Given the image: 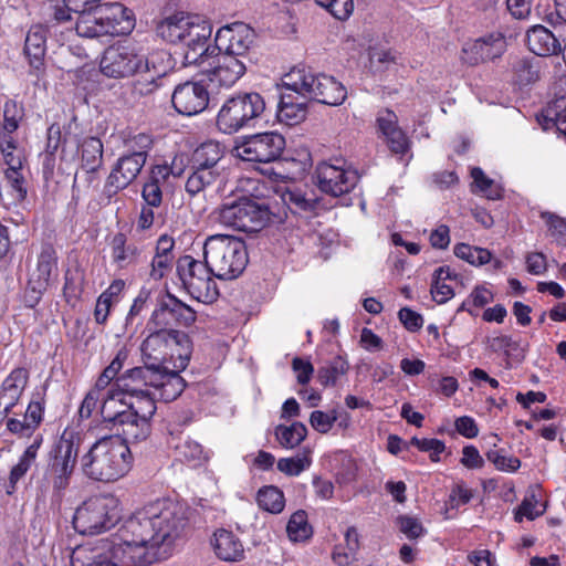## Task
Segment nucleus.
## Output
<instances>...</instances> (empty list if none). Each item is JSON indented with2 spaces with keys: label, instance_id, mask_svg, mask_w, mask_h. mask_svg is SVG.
<instances>
[{
  "label": "nucleus",
  "instance_id": "obj_51",
  "mask_svg": "<svg viewBox=\"0 0 566 566\" xmlns=\"http://www.w3.org/2000/svg\"><path fill=\"white\" fill-rule=\"evenodd\" d=\"M22 118V109L17 104V102L9 99L4 103L3 106V124L2 130L3 135L12 134L19 127V123Z\"/></svg>",
  "mask_w": 566,
  "mask_h": 566
},
{
  "label": "nucleus",
  "instance_id": "obj_31",
  "mask_svg": "<svg viewBox=\"0 0 566 566\" xmlns=\"http://www.w3.org/2000/svg\"><path fill=\"white\" fill-rule=\"evenodd\" d=\"M111 255L113 262L120 269L135 263L139 256V249L135 243H128L124 233H116L111 241Z\"/></svg>",
  "mask_w": 566,
  "mask_h": 566
},
{
  "label": "nucleus",
  "instance_id": "obj_19",
  "mask_svg": "<svg viewBox=\"0 0 566 566\" xmlns=\"http://www.w3.org/2000/svg\"><path fill=\"white\" fill-rule=\"evenodd\" d=\"M506 50V41L502 33L493 32L465 43L462 48L461 60L469 65L500 57Z\"/></svg>",
  "mask_w": 566,
  "mask_h": 566
},
{
  "label": "nucleus",
  "instance_id": "obj_26",
  "mask_svg": "<svg viewBox=\"0 0 566 566\" xmlns=\"http://www.w3.org/2000/svg\"><path fill=\"white\" fill-rule=\"evenodd\" d=\"M224 155L220 143L208 140L198 146L191 156V168H200L209 171H221L220 161Z\"/></svg>",
  "mask_w": 566,
  "mask_h": 566
},
{
  "label": "nucleus",
  "instance_id": "obj_61",
  "mask_svg": "<svg viewBox=\"0 0 566 566\" xmlns=\"http://www.w3.org/2000/svg\"><path fill=\"white\" fill-rule=\"evenodd\" d=\"M537 505V499L535 494H531L530 496H526L522 503L520 504L516 513H515V521L522 522L523 516L527 517L528 520H534L538 515H541L543 512H536L535 507Z\"/></svg>",
  "mask_w": 566,
  "mask_h": 566
},
{
  "label": "nucleus",
  "instance_id": "obj_40",
  "mask_svg": "<svg viewBox=\"0 0 566 566\" xmlns=\"http://www.w3.org/2000/svg\"><path fill=\"white\" fill-rule=\"evenodd\" d=\"M153 138L150 135L145 133H139L133 136H129L124 139V147L126 156L137 158L139 157L144 163H146L148 153L153 148Z\"/></svg>",
  "mask_w": 566,
  "mask_h": 566
},
{
  "label": "nucleus",
  "instance_id": "obj_39",
  "mask_svg": "<svg viewBox=\"0 0 566 566\" xmlns=\"http://www.w3.org/2000/svg\"><path fill=\"white\" fill-rule=\"evenodd\" d=\"M307 434V429L302 422H294L291 426H277L275 436L280 444L284 448H295L298 446Z\"/></svg>",
  "mask_w": 566,
  "mask_h": 566
},
{
  "label": "nucleus",
  "instance_id": "obj_63",
  "mask_svg": "<svg viewBox=\"0 0 566 566\" xmlns=\"http://www.w3.org/2000/svg\"><path fill=\"white\" fill-rule=\"evenodd\" d=\"M52 470L54 474L52 479L53 490L57 493H61L69 486L70 476L73 470L54 463L52 465Z\"/></svg>",
  "mask_w": 566,
  "mask_h": 566
},
{
  "label": "nucleus",
  "instance_id": "obj_23",
  "mask_svg": "<svg viewBox=\"0 0 566 566\" xmlns=\"http://www.w3.org/2000/svg\"><path fill=\"white\" fill-rule=\"evenodd\" d=\"M130 407L127 396L112 386L103 397L99 412L104 422L119 426L124 420L133 417Z\"/></svg>",
  "mask_w": 566,
  "mask_h": 566
},
{
  "label": "nucleus",
  "instance_id": "obj_41",
  "mask_svg": "<svg viewBox=\"0 0 566 566\" xmlns=\"http://www.w3.org/2000/svg\"><path fill=\"white\" fill-rule=\"evenodd\" d=\"M289 537L294 542H300L308 538L312 534V528L307 523V514L303 510L294 512L286 525Z\"/></svg>",
  "mask_w": 566,
  "mask_h": 566
},
{
  "label": "nucleus",
  "instance_id": "obj_24",
  "mask_svg": "<svg viewBox=\"0 0 566 566\" xmlns=\"http://www.w3.org/2000/svg\"><path fill=\"white\" fill-rule=\"evenodd\" d=\"M186 387L185 379L177 370L167 367L155 369L153 391L155 397L164 401L178 398Z\"/></svg>",
  "mask_w": 566,
  "mask_h": 566
},
{
  "label": "nucleus",
  "instance_id": "obj_53",
  "mask_svg": "<svg viewBox=\"0 0 566 566\" xmlns=\"http://www.w3.org/2000/svg\"><path fill=\"white\" fill-rule=\"evenodd\" d=\"M315 2L338 20L347 19L354 10L353 0H315Z\"/></svg>",
  "mask_w": 566,
  "mask_h": 566
},
{
  "label": "nucleus",
  "instance_id": "obj_44",
  "mask_svg": "<svg viewBox=\"0 0 566 566\" xmlns=\"http://www.w3.org/2000/svg\"><path fill=\"white\" fill-rule=\"evenodd\" d=\"M136 400H129V410L136 417L149 421L156 412V399L154 391H147V395L134 397Z\"/></svg>",
  "mask_w": 566,
  "mask_h": 566
},
{
  "label": "nucleus",
  "instance_id": "obj_25",
  "mask_svg": "<svg viewBox=\"0 0 566 566\" xmlns=\"http://www.w3.org/2000/svg\"><path fill=\"white\" fill-rule=\"evenodd\" d=\"M526 44L528 50L538 56L558 54L562 50V44L555 34L541 24L527 31Z\"/></svg>",
  "mask_w": 566,
  "mask_h": 566
},
{
  "label": "nucleus",
  "instance_id": "obj_58",
  "mask_svg": "<svg viewBox=\"0 0 566 566\" xmlns=\"http://www.w3.org/2000/svg\"><path fill=\"white\" fill-rule=\"evenodd\" d=\"M386 142L390 150L395 154H405L409 149V140L401 128L391 130L385 135Z\"/></svg>",
  "mask_w": 566,
  "mask_h": 566
},
{
  "label": "nucleus",
  "instance_id": "obj_14",
  "mask_svg": "<svg viewBox=\"0 0 566 566\" xmlns=\"http://www.w3.org/2000/svg\"><path fill=\"white\" fill-rule=\"evenodd\" d=\"M196 321V312L171 294H166L158 301L148 325L167 332H178L175 326L188 327Z\"/></svg>",
  "mask_w": 566,
  "mask_h": 566
},
{
  "label": "nucleus",
  "instance_id": "obj_56",
  "mask_svg": "<svg viewBox=\"0 0 566 566\" xmlns=\"http://www.w3.org/2000/svg\"><path fill=\"white\" fill-rule=\"evenodd\" d=\"M21 169H7L4 172L6 179L8 180L11 189L14 192V199L18 202L23 201L27 198V188L24 186V178L20 174Z\"/></svg>",
  "mask_w": 566,
  "mask_h": 566
},
{
  "label": "nucleus",
  "instance_id": "obj_8",
  "mask_svg": "<svg viewBox=\"0 0 566 566\" xmlns=\"http://www.w3.org/2000/svg\"><path fill=\"white\" fill-rule=\"evenodd\" d=\"M120 504L116 496H92L76 509L73 526L80 534L96 535L112 528L120 520Z\"/></svg>",
  "mask_w": 566,
  "mask_h": 566
},
{
  "label": "nucleus",
  "instance_id": "obj_13",
  "mask_svg": "<svg viewBox=\"0 0 566 566\" xmlns=\"http://www.w3.org/2000/svg\"><path fill=\"white\" fill-rule=\"evenodd\" d=\"M285 138L277 133H262L248 137L233 148L235 157L244 161L271 163L280 158Z\"/></svg>",
  "mask_w": 566,
  "mask_h": 566
},
{
  "label": "nucleus",
  "instance_id": "obj_49",
  "mask_svg": "<svg viewBox=\"0 0 566 566\" xmlns=\"http://www.w3.org/2000/svg\"><path fill=\"white\" fill-rule=\"evenodd\" d=\"M175 450L177 457L181 461L197 463L205 459V452L201 444L190 439L180 441L176 446Z\"/></svg>",
  "mask_w": 566,
  "mask_h": 566
},
{
  "label": "nucleus",
  "instance_id": "obj_57",
  "mask_svg": "<svg viewBox=\"0 0 566 566\" xmlns=\"http://www.w3.org/2000/svg\"><path fill=\"white\" fill-rule=\"evenodd\" d=\"M398 521L400 531L409 539H416L424 534V528L418 518L411 516H400Z\"/></svg>",
  "mask_w": 566,
  "mask_h": 566
},
{
  "label": "nucleus",
  "instance_id": "obj_48",
  "mask_svg": "<svg viewBox=\"0 0 566 566\" xmlns=\"http://www.w3.org/2000/svg\"><path fill=\"white\" fill-rule=\"evenodd\" d=\"M0 151L2 153L4 163L8 165V169L22 168L23 158L20 153H15L17 144L11 136L3 135L1 137Z\"/></svg>",
  "mask_w": 566,
  "mask_h": 566
},
{
  "label": "nucleus",
  "instance_id": "obj_52",
  "mask_svg": "<svg viewBox=\"0 0 566 566\" xmlns=\"http://www.w3.org/2000/svg\"><path fill=\"white\" fill-rule=\"evenodd\" d=\"M77 457V449L71 439L64 437L60 440L57 446V454L55 457L54 464L65 467L73 470Z\"/></svg>",
  "mask_w": 566,
  "mask_h": 566
},
{
  "label": "nucleus",
  "instance_id": "obj_12",
  "mask_svg": "<svg viewBox=\"0 0 566 566\" xmlns=\"http://www.w3.org/2000/svg\"><path fill=\"white\" fill-rule=\"evenodd\" d=\"M177 273L184 287L193 298L202 303L217 300L219 291L206 261L202 263L191 255H182L177 261Z\"/></svg>",
  "mask_w": 566,
  "mask_h": 566
},
{
  "label": "nucleus",
  "instance_id": "obj_3",
  "mask_svg": "<svg viewBox=\"0 0 566 566\" xmlns=\"http://www.w3.org/2000/svg\"><path fill=\"white\" fill-rule=\"evenodd\" d=\"M130 450L119 434L103 437L82 457L83 473L95 481L113 482L130 469Z\"/></svg>",
  "mask_w": 566,
  "mask_h": 566
},
{
  "label": "nucleus",
  "instance_id": "obj_46",
  "mask_svg": "<svg viewBox=\"0 0 566 566\" xmlns=\"http://www.w3.org/2000/svg\"><path fill=\"white\" fill-rule=\"evenodd\" d=\"M151 72L147 73L148 76L140 78L134 83V93L139 96H147L153 94L158 87V81L166 74L165 70H157L154 62L150 60Z\"/></svg>",
  "mask_w": 566,
  "mask_h": 566
},
{
  "label": "nucleus",
  "instance_id": "obj_15",
  "mask_svg": "<svg viewBox=\"0 0 566 566\" xmlns=\"http://www.w3.org/2000/svg\"><path fill=\"white\" fill-rule=\"evenodd\" d=\"M214 49L205 62L212 57V63H209V69L203 70V74L211 85L216 87H231L234 85L247 72V62L250 59H244L238 55L220 52L212 56Z\"/></svg>",
  "mask_w": 566,
  "mask_h": 566
},
{
  "label": "nucleus",
  "instance_id": "obj_29",
  "mask_svg": "<svg viewBox=\"0 0 566 566\" xmlns=\"http://www.w3.org/2000/svg\"><path fill=\"white\" fill-rule=\"evenodd\" d=\"M81 168L87 174L99 170L103 166V143L97 137H86L78 145Z\"/></svg>",
  "mask_w": 566,
  "mask_h": 566
},
{
  "label": "nucleus",
  "instance_id": "obj_59",
  "mask_svg": "<svg viewBox=\"0 0 566 566\" xmlns=\"http://www.w3.org/2000/svg\"><path fill=\"white\" fill-rule=\"evenodd\" d=\"M566 113V95H562L548 103L543 112L547 123L554 124Z\"/></svg>",
  "mask_w": 566,
  "mask_h": 566
},
{
  "label": "nucleus",
  "instance_id": "obj_36",
  "mask_svg": "<svg viewBox=\"0 0 566 566\" xmlns=\"http://www.w3.org/2000/svg\"><path fill=\"white\" fill-rule=\"evenodd\" d=\"M118 427L122 428L120 434L123 436L122 441L128 446V443H136L144 441L150 434V422L136 417L124 420Z\"/></svg>",
  "mask_w": 566,
  "mask_h": 566
},
{
  "label": "nucleus",
  "instance_id": "obj_62",
  "mask_svg": "<svg viewBox=\"0 0 566 566\" xmlns=\"http://www.w3.org/2000/svg\"><path fill=\"white\" fill-rule=\"evenodd\" d=\"M398 317L403 326L410 332L419 331L423 325L422 316L408 307H402L398 312Z\"/></svg>",
  "mask_w": 566,
  "mask_h": 566
},
{
  "label": "nucleus",
  "instance_id": "obj_22",
  "mask_svg": "<svg viewBox=\"0 0 566 566\" xmlns=\"http://www.w3.org/2000/svg\"><path fill=\"white\" fill-rule=\"evenodd\" d=\"M29 371L25 368H14L0 387V421L3 420L18 403L28 384Z\"/></svg>",
  "mask_w": 566,
  "mask_h": 566
},
{
  "label": "nucleus",
  "instance_id": "obj_7",
  "mask_svg": "<svg viewBox=\"0 0 566 566\" xmlns=\"http://www.w3.org/2000/svg\"><path fill=\"white\" fill-rule=\"evenodd\" d=\"M283 84L304 98L331 106L342 105L347 97L345 86L335 77L306 67H293L284 75Z\"/></svg>",
  "mask_w": 566,
  "mask_h": 566
},
{
  "label": "nucleus",
  "instance_id": "obj_43",
  "mask_svg": "<svg viewBox=\"0 0 566 566\" xmlns=\"http://www.w3.org/2000/svg\"><path fill=\"white\" fill-rule=\"evenodd\" d=\"M473 185L475 189L473 192H481L488 199L497 200L501 198V190L495 186L494 180L489 178L481 168L475 167L471 171Z\"/></svg>",
  "mask_w": 566,
  "mask_h": 566
},
{
  "label": "nucleus",
  "instance_id": "obj_37",
  "mask_svg": "<svg viewBox=\"0 0 566 566\" xmlns=\"http://www.w3.org/2000/svg\"><path fill=\"white\" fill-rule=\"evenodd\" d=\"M256 503L263 511L279 514L285 506L284 493L277 486L265 485L258 491Z\"/></svg>",
  "mask_w": 566,
  "mask_h": 566
},
{
  "label": "nucleus",
  "instance_id": "obj_28",
  "mask_svg": "<svg viewBox=\"0 0 566 566\" xmlns=\"http://www.w3.org/2000/svg\"><path fill=\"white\" fill-rule=\"evenodd\" d=\"M56 261L54 248L50 244L44 245L38 259L36 270L30 279L38 292H45L49 287L52 273L56 270Z\"/></svg>",
  "mask_w": 566,
  "mask_h": 566
},
{
  "label": "nucleus",
  "instance_id": "obj_42",
  "mask_svg": "<svg viewBox=\"0 0 566 566\" xmlns=\"http://www.w3.org/2000/svg\"><path fill=\"white\" fill-rule=\"evenodd\" d=\"M454 254L472 265H483L491 261L492 254L489 250L459 243L454 247Z\"/></svg>",
  "mask_w": 566,
  "mask_h": 566
},
{
  "label": "nucleus",
  "instance_id": "obj_21",
  "mask_svg": "<svg viewBox=\"0 0 566 566\" xmlns=\"http://www.w3.org/2000/svg\"><path fill=\"white\" fill-rule=\"evenodd\" d=\"M154 376L155 368L144 364V366L126 370L116 378L114 386L132 399L139 395H147V391L153 390Z\"/></svg>",
  "mask_w": 566,
  "mask_h": 566
},
{
  "label": "nucleus",
  "instance_id": "obj_60",
  "mask_svg": "<svg viewBox=\"0 0 566 566\" xmlns=\"http://www.w3.org/2000/svg\"><path fill=\"white\" fill-rule=\"evenodd\" d=\"M292 368L296 374V379L300 385H306L314 373V367L308 360L295 357L292 360Z\"/></svg>",
  "mask_w": 566,
  "mask_h": 566
},
{
  "label": "nucleus",
  "instance_id": "obj_16",
  "mask_svg": "<svg viewBox=\"0 0 566 566\" xmlns=\"http://www.w3.org/2000/svg\"><path fill=\"white\" fill-rule=\"evenodd\" d=\"M314 179L323 193L339 197L355 188L359 176L355 170L344 169L340 166L328 163H321L315 169Z\"/></svg>",
  "mask_w": 566,
  "mask_h": 566
},
{
  "label": "nucleus",
  "instance_id": "obj_64",
  "mask_svg": "<svg viewBox=\"0 0 566 566\" xmlns=\"http://www.w3.org/2000/svg\"><path fill=\"white\" fill-rule=\"evenodd\" d=\"M142 195L147 206L158 207L161 203L163 193L157 180L145 184Z\"/></svg>",
  "mask_w": 566,
  "mask_h": 566
},
{
  "label": "nucleus",
  "instance_id": "obj_2",
  "mask_svg": "<svg viewBox=\"0 0 566 566\" xmlns=\"http://www.w3.org/2000/svg\"><path fill=\"white\" fill-rule=\"evenodd\" d=\"M157 34L172 44H182L184 64L199 65L209 56L208 40L212 28L208 21L199 15L185 14L182 12L169 15L157 24Z\"/></svg>",
  "mask_w": 566,
  "mask_h": 566
},
{
  "label": "nucleus",
  "instance_id": "obj_45",
  "mask_svg": "<svg viewBox=\"0 0 566 566\" xmlns=\"http://www.w3.org/2000/svg\"><path fill=\"white\" fill-rule=\"evenodd\" d=\"M283 203L293 212L312 211L316 206L315 199L306 198L301 190H286L282 193Z\"/></svg>",
  "mask_w": 566,
  "mask_h": 566
},
{
  "label": "nucleus",
  "instance_id": "obj_38",
  "mask_svg": "<svg viewBox=\"0 0 566 566\" xmlns=\"http://www.w3.org/2000/svg\"><path fill=\"white\" fill-rule=\"evenodd\" d=\"M346 548L335 547L333 559L339 566H346L356 559V553L359 548L358 532L355 527H349L345 533Z\"/></svg>",
  "mask_w": 566,
  "mask_h": 566
},
{
  "label": "nucleus",
  "instance_id": "obj_30",
  "mask_svg": "<svg viewBox=\"0 0 566 566\" xmlns=\"http://www.w3.org/2000/svg\"><path fill=\"white\" fill-rule=\"evenodd\" d=\"M46 50V31L42 25H33L25 38L24 53L30 64L39 69Z\"/></svg>",
  "mask_w": 566,
  "mask_h": 566
},
{
  "label": "nucleus",
  "instance_id": "obj_18",
  "mask_svg": "<svg viewBox=\"0 0 566 566\" xmlns=\"http://www.w3.org/2000/svg\"><path fill=\"white\" fill-rule=\"evenodd\" d=\"M171 103L179 114L193 116L207 108L209 93L207 87L200 82L188 81L175 87Z\"/></svg>",
  "mask_w": 566,
  "mask_h": 566
},
{
  "label": "nucleus",
  "instance_id": "obj_54",
  "mask_svg": "<svg viewBox=\"0 0 566 566\" xmlns=\"http://www.w3.org/2000/svg\"><path fill=\"white\" fill-rule=\"evenodd\" d=\"M486 459L492 462L497 470L516 471L521 467V461L515 457H506L503 450L492 449L486 452Z\"/></svg>",
  "mask_w": 566,
  "mask_h": 566
},
{
  "label": "nucleus",
  "instance_id": "obj_10",
  "mask_svg": "<svg viewBox=\"0 0 566 566\" xmlns=\"http://www.w3.org/2000/svg\"><path fill=\"white\" fill-rule=\"evenodd\" d=\"M99 70L109 78L123 80L139 73H150V60L135 43L124 41L106 48L99 60Z\"/></svg>",
  "mask_w": 566,
  "mask_h": 566
},
{
  "label": "nucleus",
  "instance_id": "obj_17",
  "mask_svg": "<svg viewBox=\"0 0 566 566\" xmlns=\"http://www.w3.org/2000/svg\"><path fill=\"white\" fill-rule=\"evenodd\" d=\"M255 41L254 30L243 23L234 22L220 28L216 34V48L220 52L249 59L248 53Z\"/></svg>",
  "mask_w": 566,
  "mask_h": 566
},
{
  "label": "nucleus",
  "instance_id": "obj_27",
  "mask_svg": "<svg viewBox=\"0 0 566 566\" xmlns=\"http://www.w3.org/2000/svg\"><path fill=\"white\" fill-rule=\"evenodd\" d=\"M216 555L226 562H237L243 557V546L240 539L227 530H218L211 542Z\"/></svg>",
  "mask_w": 566,
  "mask_h": 566
},
{
  "label": "nucleus",
  "instance_id": "obj_9",
  "mask_svg": "<svg viewBox=\"0 0 566 566\" xmlns=\"http://www.w3.org/2000/svg\"><path fill=\"white\" fill-rule=\"evenodd\" d=\"M282 221L271 207L249 198H241L231 203H223L218 210V220L227 227L243 232H258L271 221Z\"/></svg>",
  "mask_w": 566,
  "mask_h": 566
},
{
  "label": "nucleus",
  "instance_id": "obj_1",
  "mask_svg": "<svg viewBox=\"0 0 566 566\" xmlns=\"http://www.w3.org/2000/svg\"><path fill=\"white\" fill-rule=\"evenodd\" d=\"M186 525L182 505L163 499L135 511L92 557L76 551L72 566H146L170 555Z\"/></svg>",
  "mask_w": 566,
  "mask_h": 566
},
{
  "label": "nucleus",
  "instance_id": "obj_35",
  "mask_svg": "<svg viewBox=\"0 0 566 566\" xmlns=\"http://www.w3.org/2000/svg\"><path fill=\"white\" fill-rule=\"evenodd\" d=\"M306 117V107L302 102H294L291 95L284 94L281 97L277 118L281 123L293 126Z\"/></svg>",
  "mask_w": 566,
  "mask_h": 566
},
{
  "label": "nucleus",
  "instance_id": "obj_34",
  "mask_svg": "<svg viewBox=\"0 0 566 566\" xmlns=\"http://www.w3.org/2000/svg\"><path fill=\"white\" fill-rule=\"evenodd\" d=\"M349 363L343 356H336L317 370V380L324 387H334L337 380L347 375Z\"/></svg>",
  "mask_w": 566,
  "mask_h": 566
},
{
  "label": "nucleus",
  "instance_id": "obj_20",
  "mask_svg": "<svg viewBox=\"0 0 566 566\" xmlns=\"http://www.w3.org/2000/svg\"><path fill=\"white\" fill-rule=\"evenodd\" d=\"M145 164L139 157L122 155L106 178L104 193L111 198L127 188L140 174Z\"/></svg>",
  "mask_w": 566,
  "mask_h": 566
},
{
  "label": "nucleus",
  "instance_id": "obj_33",
  "mask_svg": "<svg viewBox=\"0 0 566 566\" xmlns=\"http://www.w3.org/2000/svg\"><path fill=\"white\" fill-rule=\"evenodd\" d=\"M191 169L192 172L186 181V191L191 197H195L216 184H221L223 181L221 171H209L200 168Z\"/></svg>",
  "mask_w": 566,
  "mask_h": 566
},
{
  "label": "nucleus",
  "instance_id": "obj_32",
  "mask_svg": "<svg viewBox=\"0 0 566 566\" xmlns=\"http://www.w3.org/2000/svg\"><path fill=\"white\" fill-rule=\"evenodd\" d=\"M42 443V434H35L31 444L20 457L19 462L11 469L9 481L12 490L15 488L17 482L30 470L31 465L34 463L38 457V451Z\"/></svg>",
  "mask_w": 566,
  "mask_h": 566
},
{
  "label": "nucleus",
  "instance_id": "obj_4",
  "mask_svg": "<svg viewBox=\"0 0 566 566\" xmlns=\"http://www.w3.org/2000/svg\"><path fill=\"white\" fill-rule=\"evenodd\" d=\"M73 13L74 29L82 38L124 35L134 28L130 11L119 2L95 3Z\"/></svg>",
  "mask_w": 566,
  "mask_h": 566
},
{
  "label": "nucleus",
  "instance_id": "obj_6",
  "mask_svg": "<svg viewBox=\"0 0 566 566\" xmlns=\"http://www.w3.org/2000/svg\"><path fill=\"white\" fill-rule=\"evenodd\" d=\"M203 256L213 276L220 280L237 279L249 262L244 241L226 234L208 237L203 244Z\"/></svg>",
  "mask_w": 566,
  "mask_h": 566
},
{
  "label": "nucleus",
  "instance_id": "obj_50",
  "mask_svg": "<svg viewBox=\"0 0 566 566\" xmlns=\"http://www.w3.org/2000/svg\"><path fill=\"white\" fill-rule=\"evenodd\" d=\"M541 218L545 221L549 234L557 243L566 245V219L548 211L541 212Z\"/></svg>",
  "mask_w": 566,
  "mask_h": 566
},
{
  "label": "nucleus",
  "instance_id": "obj_47",
  "mask_svg": "<svg viewBox=\"0 0 566 566\" xmlns=\"http://www.w3.org/2000/svg\"><path fill=\"white\" fill-rule=\"evenodd\" d=\"M308 453L292 458H282L277 461V470L286 475L296 476L311 465Z\"/></svg>",
  "mask_w": 566,
  "mask_h": 566
},
{
  "label": "nucleus",
  "instance_id": "obj_55",
  "mask_svg": "<svg viewBox=\"0 0 566 566\" xmlns=\"http://www.w3.org/2000/svg\"><path fill=\"white\" fill-rule=\"evenodd\" d=\"M338 418V412L334 409L331 412L315 410L311 413L310 423L319 433H327Z\"/></svg>",
  "mask_w": 566,
  "mask_h": 566
},
{
  "label": "nucleus",
  "instance_id": "obj_11",
  "mask_svg": "<svg viewBox=\"0 0 566 566\" xmlns=\"http://www.w3.org/2000/svg\"><path fill=\"white\" fill-rule=\"evenodd\" d=\"M264 109L265 103L259 93H240L223 103L217 116V127L224 134L237 133L252 126Z\"/></svg>",
  "mask_w": 566,
  "mask_h": 566
},
{
  "label": "nucleus",
  "instance_id": "obj_5",
  "mask_svg": "<svg viewBox=\"0 0 566 566\" xmlns=\"http://www.w3.org/2000/svg\"><path fill=\"white\" fill-rule=\"evenodd\" d=\"M148 333L140 346L144 364L157 369L172 363L174 368L182 370L190 357V340L182 332H167L146 325Z\"/></svg>",
  "mask_w": 566,
  "mask_h": 566
}]
</instances>
